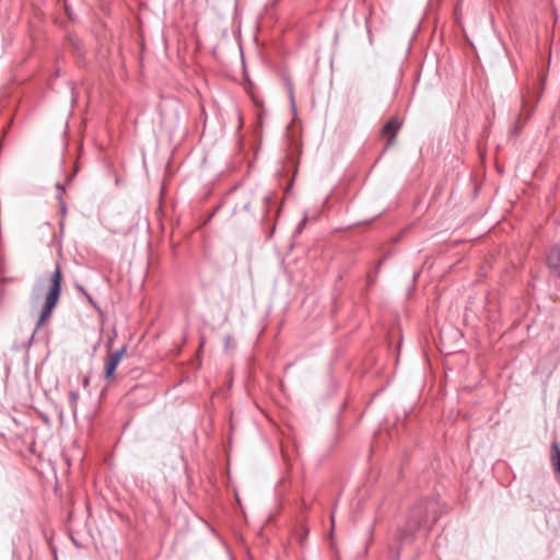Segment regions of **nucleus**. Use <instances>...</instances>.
Masks as SVG:
<instances>
[{
  "mask_svg": "<svg viewBox=\"0 0 560 560\" xmlns=\"http://www.w3.org/2000/svg\"><path fill=\"white\" fill-rule=\"evenodd\" d=\"M49 282L50 285L45 295V301L39 313L36 329H38L44 323H46L50 318L55 307L59 302L62 289V272L59 264L56 265L54 272L50 275Z\"/></svg>",
  "mask_w": 560,
  "mask_h": 560,
  "instance_id": "nucleus-1",
  "label": "nucleus"
},
{
  "mask_svg": "<svg viewBox=\"0 0 560 560\" xmlns=\"http://www.w3.org/2000/svg\"><path fill=\"white\" fill-rule=\"evenodd\" d=\"M433 505L432 501L424 500L410 510L406 525L401 530L402 538L412 537L418 530L427 527L429 510Z\"/></svg>",
  "mask_w": 560,
  "mask_h": 560,
  "instance_id": "nucleus-2",
  "label": "nucleus"
},
{
  "mask_svg": "<svg viewBox=\"0 0 560 560\" xmlns=\"http://www.w3.org/2000/svg\"><path fill=\"white\" fill-rule=\"evenodd\" d=\"M127 345H124L120 349L116 350L113 353H109L108 359L105 363L104 377L106 380H112L115 376V371L120 363L121 359L126 354Z\"/></svg>",
  "mask_w": 560,
  "mask_h": 560,
  "instance_id": "nucleus-3",
  "label": "nucleus"
},
{
  "mask_svg": "<svg viewBox=\"0 0 560 560\" xmlns=\"http://www.w3.org/2000/svg\"><path fill=\"white\" fill-rule=\"evenodd\" d=\"M547 266L555 275L560 277V242L555 244L547 255Z\"/></svg>",
  "mask_w": 560,
  "mask_h": 560,
  "instance_id": "nucleus-4",
  "label": "nucleus"
},
{
  "mask_svg": "<svg viewBox=\"0 0 560 560\" xmlns=\"http://www.w3.org/2000/svg\"><path fill=\"white\" fill-rule=\"evenodd\" d=\"M401 127V122L397 118H390L382 128V135L388 137L387 145H392L395 137Z\"/></svg>",
  "mask_w": 560,
  "mask_h": 560,
  "instance_id": "nucleus-5",
  "label": "nucleus"
},
{
  "mask_svg": "<svg viewBox=\"0 0 560 560\" xmlns=\"http://www.w3.org/2000/svg\"><path fill=\"white\" fill-rule=\"evenodd\" d=\"M551 460L555 466V470L560 475V447L558 443H552L551 445Z\"/></svg>",
  "mask_w": 560,
  "mask_h": 560,
  "instance_id": "nucleus-6",
  "label": "nucleus"
},
{
  "mask_svg": "<svg viewBox=\"0 0 560 560\" xmlns=\"http://www.w3.org/2000/svg\"><path fill=\"white\" fill-rule=\"evenodd\" d=\"M305 224H306V217L302 221H300V223L298 224V226L295 229L294 234L295 235L301 234L303 229H304V226H305Z\"/></svg>",
  "mask_w": 560,
  "mask_h": 560,
  "instance_id": "nucleus-7",
  "label": "nucleus"
},
{
  "mask_svg": "<svg viewBox=\"0 0 560 560\" xmlns=\"http://www.w3.org/2000/svg\"><path fill=\"white\" fill-rule=\"evenodd\" d=\"M288 90H289V94H290V98H291V102L294 103V91H293V85L291 83L290 80H288Z\"/></svg>",
  "mask_w": 560,
  "mask_h": 560,
  "instance_id": "nucleus-8",
  "label": "nucleus"
},
{
  "mask_svg": "<svg viewBox=\"0 0 560 560\" xmlns=\"http://www.w3.org/2000/svg\"><path fill=\"white\" fill-rule=\"evenodd\" d=\"M78 398H79V394H78V392H77V390H72V392L70 393V400H71V404H72V405H75V402H77V399H78Z\"/></svg>",
  "mask_w": 560,
  "mask_h": 560,
  "instance_id": "nucleus-9",
  "label": "nucleus"
},
{
  "mask_svg": "<svg viewBox=\"0 0 560 560\" xmlns=\"http://www.w3.org/2000/svg\"><path fill=\"white\" fill-rule=\"evenodd\" d=\"M84 296L88 299V301L95 306V302L93 300V298L86 292V294H84Z\"/></svg>",
  "mask_w": 560,
  "mask_h": 560,
  "instance_id": "nucleus-10",
  "label": "nucleus"
},
{
  "mask_svg": "<svg viewBox=\"0 0 560 560\" xmlns=\"http://www.w3.org/2000/svg\"><path fill=\"white\" fill-rule=\"evenodd\" d=\"M75 287H77V289H78V290H79L83 295H84V294H86V291H85V289H84L82 285L77 284Z\"/></svg>",
  "mask_w": 560,
  "mask_h": 560,
  "instance_id": "nucleus-11",
  "label": "nucleus"
},
{
  "mask_svg": "<svg viewBox=\"0 0 560 560\" xmlns=\"http://www.w3.org/2000/svg\"><path fill=\"white\" fill-rule=\"evenodd\" d=\"M57 187L63 191V188L60 186V184H57Z\"/></svg>",
  "mask_w": 560,
  "mask_h": 560,
  "instance_id": "nucleus-12",
  "label": "nucleus"
}]
</instances>
